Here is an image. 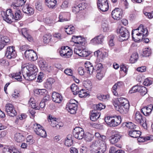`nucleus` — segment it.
<instances>
[{
    "mask_svg": "<svg viewBox=\"0 0 153 153\" xmlns=\"http://www.w3.org/2000/svg\"><path fill=\"white\" fill-rule=\"evenodd\" d=\"M38 69L36 66L30 64L22 66V71L23 77L27 80L30 81L34 80L36 77Z\"/></svg>",
    "mask_w": 153,
    "mask_h": 153,
    "instance_id": "1",
    "label": "nucleus"
},
{
    "mask_svg": "<svg viewBox=\"0 0 153 153\" xmlns=\"http://www.w3.org/2000/svg\"><path fill=\"white\" fill-rule=\"evenodd\" d=\"M132 37L134 41H141L143 40L144 37H146L148 35V30L146 28H143L142 25H140L135 30H132Z\"/></svg>",
    "mask_w": 153,
    "mask_h": 153,
    "instance_id": "2",
    "label": "nucleus"
},
{
    "mask_svg": "<svg viewBox=\"0 0 153 153\" xmlns=\"http://www.w3.org/2000/svg\"><path fill=\"white\" fill-rule=\"evenodd\" d=\"M114 105L116 109L122 114H126L129 109V105L128 101L123 97L118 98L117 102Z\"/></svg>",
    "mask_w": 153,
    "mask_h": 153,
    "instance_id": "3",
    "label": "nucleus"
},
{
    "mask_svg": "<svg viewBox=\"0 0 153 153\" xmlns=\"http://www.w3.org/2000/svg\"><path fill=\"white\" fill-rule=\"evenodd\" d=\"M85 40L83 36H77V50L79 52L77 55L81 57H86L91 53L90 51L84 50Z\"/></svg>",
    "mask_w": 153,
    "mask_h": 153,
    "instance_id": "4",
    "label": "nucleus"
},
{
    "mask_svg": "<svg viewBox=\"0 0 153 153\" xmlns=\"http://www.w3.org/2000/svg\"><path fill=\"white\" fill-rule=\"evenodd\" d=\"M105 121L109 126L115 127L121 123V118L120 116H118L114 118L108 117L105 119Z\"/></svg>",
    "mask_w": 153,
    "mask_h": 153,
    "instance_id": "5",
    "label": "nucleus"
},
{
    "mask_svg": "<svg viewBox=\"0 0 153 153\" xmlns=\"http://www.w3.org/2000/svg\"><path fill=\"white\" fill-rule=\"evenodd\" d=\"M117 33L119 34L118 40L120 41L126 40L129 37V33L128 30L123 27L117 29Z\"/></svg>",
    "mask_w": 153,
    "mask_h": 153,
    "instance_id": "6",
    "label": "nucleus"
},
{
    "mask_svg": "<svg viewBox=\"0 0 153 153\" xmlns=\"http://www.w3.org/2000/svg\"><path fill=\"white\" fill-rule=\"evenodd\" d=\"M1 14L3 19L7 23H11L13 22L12 20L14 19V15L11 9L7 10L6 12H2Z\"/></svg>",
    "mask_w": 153,
    "mask_h": 153,
    "instance_id": "7",
    "label": "nucleus"
},
{
    "mask_svg": "<svg viewBox=\"0 0 153 153\" xmlns=\"http://www.w3.org/2000/svg\"><path fill=\"white\" fill-rule=\"evenodd\" d=\"M33 125L34 131L36 134L42 137H45L47 136L46 132L42 126L38 124H35Z\"/></svg>",
    "mask_w": 153,
    "mask_h": 153,
    "instance_id": "8",
    "label": "nucleus"
},
{
    "mask_svg": "<svg viewBox=\"0 0 153 153\" xmlns=\"http://www.w3.org/2000/svg\"><path fill=\"white\" fill-rule=\"evenodd\" d=\"M5 56L9 59H13L17 56L15 47L13 46H9L7 48Z\"/></svg>",
    "mask_w": 153,
    "mask_h": 153,
    "instance_id": "9",
    "label": "nucleus"
},
{
    "mask_svg": "<svg viewBox=\"0 0 153 153\" xmlns=\"http://www.w3.org/2000/svg\"><path fill=\"white\" fill-rule=\"evenodd\" d=\"M5 111L9 116L14 117L17 114L13 104L9 103H7L5 106Z\"/></svg>",
    "mask_w": 153,
    "mask_h": 153,
    "instance_id": "10",
    "label": "nucleus"
},
{
    "mask_svg": "<svg viewBox=\"0 0 153 153\" xmlns=\"http://www.w3.org/2000/svg\"><path fill=\"white\" fill-rule=\"evenodd\" d=\"M76 101L75 100L71 99L66 105V109L68 108L69 110L68 111L71 114H75L76 112Z\"/></svg>",
    "mask_w": 153,
    "mask_h": 153,
    "instance_id": "11",
    "label": "nucleus"
},
{
    "mask_svg": "<svg viewBox=\"0 0 153 153\" xmlns=\"http://www.w3.org/2000/svg\"><path fill=\"white\" fill-rule=\"evenodd\" d=\"M97 5L98 8L103 12L106 11L108 9L107 0H98Z\"/></svg>",
    "mask_w": 153,
    "mask_h": 153,
    "instance_id": "12",
    "label": "nucleus"
},
{
    "mask_svg": "<svg viewBox=\"0 0 153 153\" xmlns=\"http://www.w3.org/2000/svg\"><path fill=\"white\" fill-rule=\"evenodd\" d=\"M25 57L30 60L35 61L38 58L36 53L33 50H26L25 52Z\"/></svg>",
    "mask_w": 153,
    "mask_h": 153,
    "instance_id": "13",
    "label": "nucleus"
},
{
    "mask_svg": "<svg viewBox=\"0 0 153 153\" xmlns=\"http://www.w3.org/2000/svg\"><path fill=\"white\" fill-rule=\"evenodd\" d=\"M123 14V11L118 8H116L112 12V18L114 19L119 20L122 18Z\"/></svg>",
    "mask_w": 153,
    "mask_h": 153,
    "instance_id": "14",
    "label": "nucleus"
},
{
    "mask_svg": "<svg viewBox=\"0 0 153 153\" xmlns=\"http://www.w3.org/2000/svg\"><path fill=\"white\" fill-rule=\"evenodd\" d=\"M22 10L24 13L29 15H33L34 12V8L27 4H26L23 6Z\"/></svg>",
    "mask_w": 153,
    "mask_h": 153,
    "instance_id": "15",
    "label": "nucleus"
},
{
    "mask_svg": "<svg viewBox=\"0 0 153 153\" xmlns=\"http://www.w3.org/2000/svg\"><path fill=\"white\" fill-rule=\"evenodd\" d=\"M90 114L91 120L93 121L96 120L100 116V113L98 112L95 110L91 111Z\"/></svg>",
    "mask_w": 153,
    "mask_h": 153,
    "instance_id": "16",
    "label": "nucleus"
},
{
    "mask_svg": "<svg viewBox=\"0 0 153 153\" xmlns=\"http://www.w3.org/2000/svg\"><path fill=\"white\" fill-rule=\"evenodd\" d=\"M68 46H63L61 48V50L59 51L60 55L63 57L68 58L69 56L71 55V52H69V51H67V49L66 48H68Z\"/></svg>",
    "mask_w": 153,
    "mask_h": 153,
    "instance_id": "17",
    "label": "nucleus"
},
{
    "mask_svg": "<svg viewBox=\"0 0 153 153\" xmlns=\"http://www.w3.org/2000/svg\"><path fill=\"white\" fill-rule=\"evenodd\" d=\"M52 97L53 101L56 103H60L62 100V97L59 93L53 92L52 94Z\"/></svg>",
    "mask_w": 153,
    "mask_h": 153,
    "instance_id": "18",
    "label": "nucleus"
},
{
    "mask_svg": "<svg viewBox=\"0 0 153 153\" xmlns=\"http://www.w3.org/2000/svg\"><path fill=\"white\" fill-rule=\"evenodd\" d=\"M104 37L103 35L100 34L93 39L91 41V43H93L94 44H100L103 42Z\"/></svg>",
    "mask_w": 153,
    "mask_h": 153,
    "instance_id": "19",
    "label": "nucleus"
},
{
    "mask_svg": "<svg viewBox=\"0 0 153 153\" xmlns=\"http://www.w3.org/2000/svg\"><path fill=\"white\" fill-rule=\"evenodd\" d=\"M26 1L24 0H17L16 2H13L11 5L12 8H13L14 9H17L19 8L20 7H22L25 5L24 4L26 2Z\"/></svg>",
    "mask_w": 153,
    "mask_h": 153,
    "instance_id": "20",
    "label": "nucleus"
},
{
    "mask_svg": "<svg viewBox=\"0 0 153 153\" xmlns=\"http://www.w3.org/2000/svg\"><path fill=\"white\" fill-rule=\"evenodd\" d=\"M136 129L131 130L128 131V134L131 137L133 138H137L140 136L141 132L140 131L137 130Z\"/></svg>",
    "mask_w": 153,
    "mask_h": 153,
    "instance_id": "21",
    "label": "nucleus"
},
{
    "mask_svg": "<svg viewBox=\"0 0 153 153\" xmlns=\"http://www.w3.org/2000/svg\"><path fill=\"white\" fill-rule=\"evenodd\" d=\"M14 138L17 142L19 143L22 142L25 140V137L23 134L18 132L15 134Z\"/></svg>",
    "mask_w": 153,
    "mask_h": 153,
    "instance_id": "22",
    "label": "nucleus"
},
{
    "mask_svg": "<svg viewBox=\"0 0 153 153\" xmlns=\"http://www.w3.org/2000/svg\"><path fill=\"white\" fill-rule=\"evenodd\" d=\"M85 67L87 72L90 75L92 74L93 72V66L89 62H87L85 64Z\"/></svg>",
    "mask_w": 153,
    "mask_h": 153,
    "instance_id": "23",
    "label": "nucleus"
},
{
    "mask_svg": "<svg viewBox=\"0 0 153 153\" xmlns=\"http://www.w3.org/2000/svg\"><path fill=\"white\" fill-rule=\"evenodd\" d=\"M135 120L138 123H141V122H143L146 119L144 117H143L142 115L139 111L136 112L135 115Z\"/></svg>",
    "mask_w": 153,
    "mask_h": 153,
    "instance_id": "24",
    "label": "nucleus"
},
{
    "mask_svg": "<svg viewBox=\"0 0 153 153\" xmlns=\"http://www.w3.org/2000/svg\"><path fill=\"white\" fill-rule=\"evenodd\" d=\"M55 82L54 79L52 78H49L47 79V80L44 84V87L47 89H50L51 88L52 84Z\"/></svg>",
    "mask_w": 153,
    "mask_h": 153,
    "instance_id": "25",
    "label": "nucleus"
},
{
    "mask_svg": "<svg viewBox=\"0 0 153 153\" xmlns=\"http://www.w3.org/2000/svg\"><path fill=\"white\" fill-rule=\"evenodd\" d=\"M71 134L68 135L65 138V144L67 146H71L73 144V140Z\"/></svg>",
    "mask_w": 153,
    "mask_h": 153,
    "instance_id": "26",
    "label": "nucleus"
},
{
    "mask_svg": "<svg viewBox=\"0 0 153 153\" xmlns=\"http://www.w3.org/2000/svg\"><path fill=\"white\" fill-rule=\"evenodd\" d=\"M84 131L83 129L80 127L77 126V139L82 140L83 138L84 135Z\"/></svg>",
    "mask_w": 153,
    "mask_h": 153,
    "instance_id": "27",
    "label": "nucleus"
},
{
    "mask_svg": "<svg viewBox=\"0 0 153 153\" xmlns=\"http://www.w3.org/2000/svg\"><path fill=\"white\" fill-rule=\"evenodd\" d=\"M15 15L14 19L15 20H18L21 18V13L20 9L19 8L14 9Z\"/></svg>",
    "mask_w": 153,
    "mask_h": 153,
    "instance_id": "28",
    "label": "nucleus"
},
{
    "mask_svg": "<svg viewBox=\"0 0 153 153\" xmlns=\"http://www.w3.org/2000/svg\"><path fill=\"white\" fill-rule=\"evenodd\" d=\"M102 68V64L101 63L96 64L94 65V67H93V72H101Z\"/></svg>",
    "mask_w": 153,
    "mask_h": 153,
    "instance_id": "29",
    "label": "nucleus"
},
{
    "mask_svg": "<svg viewBox=\"0 0 153 153\" xmlns=\"http://www.w3.org/2000/svg\"><path fill=\"white\" fill-rule=\"evenodd\" d=\"M151 50L150 48H144L143 50L142 55L143 56L148 57L151 55Z\"/></svg>",
    "mask_w": 153,
    "mask_h": 153,
    "instance_id": "30",
    "label": "nucleus"
},
{
    "mask_svg": "<svg viewBox=\"0 0 153 153\" xmlns=\"http://www.w3.org/2000/svg\"><path fill=\"white\" fill-rule=\"evenodd\" d=\"M34 93L36 94L44 95L47 94V91L45 89H36L34 91Z\"/></svg>",
    "mask_w": 153,
    "mask_h": 153,
    "instance_id": "31",
    "label": "nucleus"
},
{
    "mask_svg": "<svg viewBox=\"0 0 153 153\" xmlns=\"http://www.w3.org/2000/svg\"><path fill=\"white\" fill-rule=\"evenodd\" d=\"M21 75L20 72L17 73H14L12 74V77L13 78H14L18 81L21 82L22 80V77Z\"/></svg>",
    "mask_w": 153,
    "mask_h": 153,
    "instance_id": "32",
    "label": "nucleus"
},
{
    "mask_svg": "<svg viewBox=\"0 0 153 153\" xmlns=\"http://www.w3.org/2000/svg\"><path fill=\"white\" fill-rule=\"evenodd\" d=\"M84 85L85 87L88 90H90L92 88V83L89 79L84 81Z\"/></svg>",
    "mask_w": 153,
    "mask_h": 153,
    "instance_id": "33",
    "label": "nucleus"
},
{
    "mask_svg": "<svg viewBox=\"0 0 153 153\" xmlns=\"http://www.w3.org/2000/svg\"><path fill=\"white\" fill-rule=\"evenodd\" d=\"M101 26L103 32H106L108 30V23L107 21H102Z\"/></svg>",
    "mask_w": 153,
    "mask_h": 153,
    "instance_id": "34",
    "label": "nucleus"
},
{
    "mask_svg": "<svg viewBox=\"0 0 153 153\" xmlns=\"http://www.w3.org/2000/svg\"><path fill=\"white\" fill-rule=\"evenodd\" d=\"M65 32L68 34H71L73 33L74 32V27L73 26L71 27V26H68V27L66 26L65 27Z\"/></svg>",
    "mask_w": 153,
    "mask_h": 153,
    "instance_id": "35",
    "label": "nucleus"
},
{
    "mask_svg": "<svg viewBox=\"0 0 153 153\" xmlns=\"http://www.w3.org/2000/svg\"><path fill=\"white\" fill-rule=\"evenodd\" d=\"M138 92L140 93L142 96H143L146 94L147 93V88L144 86H140Z\"/></svg>",
    "mask_w": 153,
    "mask_h": 153,
    "instance_id": "36",
    "label": "nucleus"
},
{
    "mask_svg": "<svg viewBox=\"0 0 153 153\" xmlns=\"http://www.w3.org/2000/svg\"><path fill=\"white\" fill-rule=\"evenodd\" d=\"M94 110H96L97 111H100L102 109L105 108V106L103 105L101 103H100L98 105H94Z\"/></svg>",
    "mask_w": 153,
    "mask_h": 153,
    "instance_id": "37",
    "label": "nucleus"
},
{
    "mask_svg": "<svg viewBox=\"0 0 153 153\" xmlns=\"http://www.w3.org/2000/svg\"><path fill=\"white\" fill-rule=\"evenodd\" d=\"M138 58V54L137 53H134L131 56L130 60L132 61L131 62L134 63L137 61Z\"/></svg>",
    "mask_w": 153,
    "mask_h": 153,
    "instance_id": "38",
    "label": "nucleus"
},
{
    "mask_svg": "<svg viewBox=\"0 0 153 153\" xmlns=\"http://www.w3.org/2000/svg\"><path fill=\"white\" fill-rule=\"evenodd\" d=\"M140 86L135 85L134 86L131 88L129 91V93L132 94L137 92H138Z\"/></svg>",
    "mask_w": 153,
    "mask_h": 153,
    "instance_id": "39",
    "label": "nucleus"
},
{
    "mask_svg": "<svg viewBox=\"0 0 153 153\" xmlns=\"http://www.w3.org/2000/svg\"><path fill=\"white\" fill-rule=\"evenodd\" d=\"M57 2L52 1L51 2H45L46 5L50 8L52 9L54 8Z\"/></svg>",
    "mask_w": 153,
    "mask_h": 153,
    "instance_id": "40",
    "label": "nucleus"
},
{
    "mask_svg": "<svg viewBox=\"0 0 153 153\" xmlns=\"http://www.w3.org/2000/svg\"><path fill=\"white\" fill-rule=\"evenodd\" d=\"M94 137V135L90 133H88L85 136V140L88 142L91 141Z\"/></svg>",
    "mask_w": 153,
    "mask_h": 153,
    "instance_id": "41",
    "label": "nucleus"
},
{
    "mask_svg": "<svg viewBox=\"0 0 153 153\" xmlns=\"http://www.w3.org/2000/svg\"><path fill=\"white\" fill-rule=\"evenodd\" d=\"M51 39V35H45L43 37L44 42L45 43H48Z\"/></svg>",
    "mask_w": 153,
    "mask_h": 153,
    "instance_id": "42",
    "label": "nucleus"
},
{
    "mask_svg": "<svg viewBox=\"0 0 153 153\" xmlns=\"http://www.w3.org/2000/svg\"><path fill=\"white\" fill-rule=\"evenodd\" d=\"M70 89L74 95H76V85L75 84L73 83L71 85Z\"/></svg>",
    "mask_w": 153,
    "mask_h": 153,
    "instance_id": "43",
    "label": "nucleus"
},
{
    "mask_svg": "<svg viewBox=\"0 0 153 153\" xmlns=\"http://www.w3.org/2000/svg\"><path fill=\"white\" fill-rule=\"evenodd\" d=\"M141 138H138V140L140 141L144 142L146 140H153V136H148L147 137H144V138L143 140H140V139Z\"/></svg>",
    "mask_w": 153,
    "mask_h": 153,
    "instance_id": "44",
    "label": "nucleus"
},
{
    "mask_svg": "<svg viewBox=\"0 0 153 153\" xmlns=\"http://www.w3.org/2000/svg\"><path fill=\"white\" fill-rule=\"evenodd\" d=\"M0 39H1V41L2 42H4L5 44L10 42V39L9 38L6 36H3L1 37L0 36Z\"/></svg>",
    "mask_w": 153,
    "mask_h": 153,
    "instance_id": "45",
    "label": "nucleus"
},
{
    "mask_svg": "<svg viewBox=\"0 0 153 153\" xmlns=\"http://www.w3.org/2000/svg\"><path fill=\"white\" fill-rule=\"evenodd\" d=\"M127 127L129 128L131 130L134 129H137L136 126L133 123L129 122L127 124Z\"/></svg>",
    "mask_w": 153,
    "mask_h": 153,
    "instance_id": "46",
    "label": "nucleus"
},
{
    "mask_svg": "<svg viewBox=\"0 0 153 153\" xmlns=\"http://www.w3.org/2000/svg\"><path fill=\"white\" fill-rule=\"evenodd\" d=\"M15 150H13L8 147H4L3 150V153H13L15 152Z\"/></svg>",
    "mask_w": 153,
    "mask_h": 153,
    "instance_id": "47",
    "label": "nucleus"
},
{
    "mask_svg": "<svg viewBox=\"0 0 153 153\" xmlns=\"http://www.w3.org/2000/svg\"><path fill=\"white\" fill-rule=\"evenodd\" d=\"M78 95L79 97L82 98L87 96V94L86 92L84 91L83 89L80 90L78 92Z\"/></svg>",
    "mask_w": 153,
    "mask_h": 153,
    "instance_id": "48",
    "label": "nucleus"
},
{
    "mask_svg": "<svg viewBox=\"0 0 153 153\" xmlns=\"http://www.w3.org/2000/svg\"><path fill=\"white\" fill-rule=\"evenodd\" d=\"M123 84V83L122 82L119 81L117 83H115L113 86V88L114 89H119L121 86H122Z\"/></svg>",
    "mask_w": 153,
    "mask_h": 153,
    "instance_id": "49",
    "label": "nucleus"
},
{
    "mask_svg": "<svg viewBox=\"0 0 153 153\" xmlns=\"http://www.w3.org/2000/svg\"><path fill=\"white\" fill-rule=\"evenodd\" d=\"M152 82V81L150 79L147 78L145 80L143 84L145 86H148L151 85Z\"/></svg>",
    "mask_w": 153,
    "mask_h": 153,
    "instance_id": "50",
    "label": "nucleus"
},
{
    "mask_svg": "<svg viewBox=\"0 0 153 153\" xmlns=\"http://www.w3.org/2000/svg\"><path fill=\"white\" fill-rule=\"evenodd\" d=\"M147 111L146 113H148L149 115L151 113L153 108V105L152 104H150L146 106Z\"/></svg>",
    "mask_w": 153,
    "mask_h": 153,
    "instance_id": "51",
    "label": "nucleus"
},
{
    "mask_svg": "<svg viewBox=\"0 0 153 153\" xmlns=\"http://www.w3.org/2000/svg\"><path fill=\"white\" fill-rule=\"evenodd\" d=\"M64 14L65 13H62L60 14L59 17V21L60 22H63L68 20L67 19L64 18L63 16H64Z\"/></svg>",
    "mask_w": 153,
    "mask_h": 153,
    "instance_id": "52",
    "label": "nucleus"
},
{
    "mask_svg": "<svg viewBox=\"0 0 153 153\" xmlns=\"http://www.w3.org/2000/svg\"><path fill=\"white\" fill-rule=\"evenodd\" d=\"M36 8L38 10L41 11L42 10V4L40 2H37L36 3Z\"/></svg>",
    "mask_w": 153,
    "mask_h": 153,
    "instance_id": "53",
    "label": "nucleus"
},
{
    "mask_svg": "<svg viewBox=\"0 0 153 153\" xmlns=\"http://www.w3.org/2000/svg\"><path fill=\"white\" fill-rule=\"evenodd\" d=\"M98 98L100 100L104 101L107 99V96L104 95H99L97 96Z\"/></svg>",
    "mask_w": 153,
    "mask_h": 153,
    "instance_id": "54",
    "label": "nucleus"
},
{
    "mask_svg": "<svg viewBox=\"0 0 153 153\" xmlns=\"http://www.w3.org/2000/svg\"><path fill=\"white\" fill-rule=\"evenodd\" d=\"M64 72L66 75L69 76H71L72 74V70L71 69L68 68L65 69L64 70Z\"/></svg>",
    "mask_w": 153,
    "mask_h": 153,
    "instance_id": "55",
    "label": "nucleus"
},
{
    "mask_svg": "<svg viewBox=\"0 0 153 153\" xmlns=\"http://www.w3.org/2000/svg\"><path fill=\"white\" fill-rule=\"evenodd\" d=\"M46 62L43 60H40L39 62V66L41 68H44L46 67Z\"/></svg>",
    "mask_w": 153,
    "mask_h": 153,
    "instance_id": "56",
    "label": "nucleus"
},
{
    "mask_svg": "<svg viewBox=\"0 0 153 153\" xmlns=\"http://www.w3.org/2000/svg\"><path fill=\"white\" fill-rule=\"evenodd\" d=\"M78 71L79 74L80 75H83L85 73L84 68L82 67H80L78 68Z\"/></svg>",
    "mask_w": 153,
    "mask_h": 153,
    "instance_id": "57",
    "label": "nucleus"
},
{
    "mask_svg": "<svg viewBox=\"0 0 153 153\" xmlns=\"http://www.w3.org/2000/svg\"><path fill=\"white\" fill-rule=\"evenodd\" d=\"M147 109H146V106L145 107H143L141 110V111L142 113H143V114L146 116H149V115L148 114V113H146L147 112Z\"/></svg>",
    "mask_w": 153,
    "mask_h": 153,
    "instance_id": "58",
    "label": "nucleus"
},
{
    "mask_svg": "<svg viewBox=\"0 0 153 153\" xmlns=\"http://www.w3.org/2000/svg\"><path fill=\"white\" fill-rule=\"evenodd\" d=\"M113 137H114L116 140H117L118 141H119L120 138L121 137V136L120 135V134L119 132H116V133L114 134L113 135H112Z\"/></svg>",
    "mask_w": 153,
    "mask_h": 153,
    "instance_id": "59",
    "label": "nucleus"
},
{
    "mask_svg": "<svg viewBox=\"0 0 153 153\" xmlns=\"http://www.w3.org/2000/svg\"><path fill=\"white\" fill-rule=\"evenodd\" d=\"M21 32L22 35L25 37V36H27L28 33L26 28H23L21 30Z\"/></svg>",
    "mask_w": 153,
    "mask_h": 153,
    "instance_id": "60",
    "label": "nucleus"
},
{
    "mask_svg": "<svg viewBox=\"0 0 153 153\" xmlns=\"http://www.w3.org/2000/svg\"><path fill=\"white\" fill-rule=\"evenodd\" d=\"M97 74H96V77L98 80H100L102 79V76L103 74L101 72H97Z\"/></svg>",
    "mask_w": 153,
    "mask_h": 153,
    "instance_id": "61",
    "label": "nucleus"
},
{
    "mask_svg": "<svg viewBox=\"0 0 153 153\" xmlns=\"http://www.w3.org/2000/svg\"><path fill=\"white\" fill-rule=\"evenodd\" d=\"M76 36H73L71 38V45H74V44H76Z\"/></svg>",
    "mask_w": 153,
    "mask_h": 153,
    "instance_id": "62",
    "label": "nucleus"
},
{
    "mask_svg": "<svg viewBox=\"0 0 153 153\" xmlns=\"http://www.w3.org/2000/svg\"><path fill=\"white\" fill-rule=\"evenodd\" d=\"M137 70L139 72H142L146 70V67L145 66H142L138 68L137 69Z\"/></svg>",
    "mask_w": 153,
    "mask_h": 153,
    "instance_id": "63",
    "label": "nucleus"
},
{
    "mask_svg": "<svg viewBox=\"0 0 153 153\" xmlns=\"http://www.w3.org/2000/svg\"><path fill=\"white\" fill-rule=\"evenodd\" d=\"M111 138L110 140V142L112 144H114L115 143L117 142L118 141L116 140L114 137H113V136H111Z\"/></svg>",
    "mask_w": 153,
    "mask_h": 153,
    "instance_id": "64",
    "label": "nucleus"
}]
</instances>
